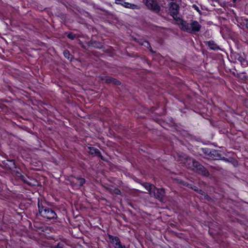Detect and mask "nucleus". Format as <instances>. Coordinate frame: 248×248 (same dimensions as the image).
Returning <instances> with one entry per match:
<instances>
[{
	"instance_id": "28",
	"label": "nucleus",
	"mask_w": 248,
	"mask_h": 248,
	"mask_svg": "<svg viewBox=\"0 0 248 248\" xmlns=\"http://www.w3.org/2000/svg\"><path fill=\"white\" fill-rule=\"evenodd\" d=\"M64 244L63 243L59 242L57 245L52 247V248H63Z\"/></svg>"
},
{
	"instance_id": "2",
	"label": "nucleus",
	"mask_w": 248,
	"mask_h": 248,
	"mask_svg": "<svg viewBox=\"0 0 248 248\" xmlns=\"http://www.w3.org/2000/svg\"><path fill=\"white\" fill-rule=\"evenodd\" d=\"M38 207L39 213L42 217L49 220L57 218V215L55 211L52 208L44 205L39 200L38 202Z\"/></svg>"
},
{
	"instance_id": "11",
	"label": "nucleus",
	"mask_w": 248,
	"mask_h": 248,
	"mask_svg": "<svg viewBox=\"0 0 248 248\" xmlns=\"http://www.w3.org/2000/svg\"><path fill=\"white\" fill-rule=\"evenodd\" d=\"M88 149H89V152L90 154L98 156L103 160H105L103 158V157L102 155L101 152L98 149L93 147H89Z\"/></svg>"
},
{
	"instance_id": "37",
	"label": "nucleus",
	"mask_w": 248,
	"mask_h": 248,
	"mask_svg": "<svg viewBox=\"0 0 248 248\" xmlns=\"http://www.w3.org/2000/svg\"><path fill=\"white\" fill-rule=\"evenodd\" d=\"M232 1L233 2H235L236 1V0H232Z\"/></svg>"
},
{
	"instance_id": "26",
	"label": "nucleus",
	"mask_w": 248,
	"mask_h": 248,
	"mask_svg": "<svg viewBox=\"0 0 248 248\" xmlns=\"http://www.w3.org/2000/svg\"><path fill=\"white\" fill-rule=\"evenodd\" d=\"M200 194L203 196L204 197V199L208 201H209L212 200L211 198L209 195L206 194L203 191V193Z\"/></svg>"
},
{
	"instance_id": "24",
	"label": "nucleus",
	"mask_w": 248,
	"mask_h": 248,
	"mask_svg": "<svg viewBox=\"0 0 248 248\" xmlns=\"http://www.w3.org/2000/svg\"><path fill=\"white\" fill-rule=\"evenodd\" d=\"M235 59H237L242 64H243L245 62V59L242 56L238 54H237L236 56Z\"/></svg>"
},
{
	"instance_id": "10",
	"label": "nucleus",
	"mask_w": 248,
	"mask_h": 248,
	"mask_svg": "<svg viewBox=\"0 0 248 248\" xmlns=\"http://www.w3.org/2000/svg\"><path fill=\"white\" fill-rule=\"evenodd\" d=\"M211 152L212 153H211L210 157H212L214 160L222 159L228 161V159L224 157H223L222 158H221V154L219 153L218 151L212 149Z\"/></svg>"
},
{
	"instance_id": "36",
	"label": "nucleus",
	"mask_w": 248,
	"mask_h": 248,
	"mask_svg": "<svg viewBox=\"0 0 248 248\" xmlns=\"http://www.w3.org/2000/svg\"><path fill=\"white\" fill-rule=\"evenodd\" d=\"M143 41H145L144 40H141L140 42H139V44H140V43H142Z\"/></svg>"
},
{
	"instance_id": "9",
	"label": "nucleus",
	"mask_w": 248,
	"mask_h": 248,
	"mask_svg": "<svg viewBox=\"0 0 248 248\" xmlns=\"http://www.w3.org/2000/svg\"><path fill=\"white\" fill-rule=\"evenodd\" d=\"M16 172L17 174V176L19 179L22 180L23 182H24L25 183L29 185H32L31 182H30L29 180H31V178H30L29 177H27L26 175H24L21 174V170L19 169L18 170H16L15 171Z\"/></svg>"
},
{
	"instance_id": "17",
	"label": "nucleus",
	"mask_w": 248,
	"mask_h": 248,
	"mask_svg": "<svg viewBox=\"0 0 248 248\" xmlns=\"http://www.w3.org/2000/svg\"><path fill=\"white\" fill-rule=\"evenodd\" d=\"M142 186L148 191L149 194L155 189V186L149 183H144Z\"/></svg>"
},
{
	"instance_id": "14",
	"label": "nucleus",
	"mask_w": 248,
	"mask_h": 248,
	"mask_svg": "<svg viewBox=\"0 0 248 248\" xmlns=\"http://www.w3.org/2000/svg\"><path fill=\"white\" fill-rule=\"evenodd\" d=\"M106 78V83L108 84H113L114 85H120L121 84V82L117 80V79L111 78V77H105Z\"/></svg>"
},
{
	"instance_id": "35",
	"label": "nucleus",
	"mask_w": 248,
	"mask_h": 248,
	"mask_svg": "<svg viewBox=\"0 0 248 248\" xmlns=\"http://www.w3.org/2000/svg\"><path fill=\"white\" fill-rule=\"evenodd\" d=\"M105 77H106V76H102V77H101V79L102 80H105V81L106 82Z\"/></svg>"
},
{
	"instance_id": "12",
	"label": "nucleus",
	"mask_w": 248,
	"mask_h": 248,
	"mask_svg": "<svg viewBox=\"0 0 248 248\" xmlns=\"http://www.w3.org/2000/svg\"><path fill=\"white\" fill-rule=\"evenodd\" d=\"M200 167L201 168L198 169L196 173L206 177H208L210 175L209 171L203 165Z\"/></svg>"
},
{
	"instance_id": "33",
	"label": "nucleus",
	"mask_w": 248,
	"mask_h": 248,
	"mask_svg": "<svg viewBox=\"0 0 248 248\" xmlns=\"http://www.w3.org/2000/svg\"><path fill=\"white\" fill-rule=\"evenodd\" d=\"M244 104L246 107L248 108V99L244 100Z\"/></svg>"
},
{
	"instance_id": "20",
	"label": "nucleus",
	"mask_w": 248,
	"mask_h": 248,
	"mask_svg": "<svg viewBox=\"0 0 248 248\" xmlns=\"http://www.w3.org/2000/svg\"><path fill=\"white\" fill-rule=\"evenodd\" d=\"M140 45L141 46H144L146 47L148 49H149L150 51L152 53H155V52L153 51L152 49V47L150 46V43L147 41H143L142 43H140Z\"/></svg>"
},
{
	"instance_id": "32",
	"label": "nucleus",
	"mask_w": 248,
	"mask_h": 248,
	"mask_svg": "<svg viewBox=\"0 0 248 248\" xmlns=\"http://www.w3.org/2000/svg\"><path fill=\"white\" fill-rule=\"evenodd\" d=\"M193 7L198 12H200V10L199 9V8L195 4L193 5Z\"/></svg>"
},
{
	"instance_id": "30",
	"label": "nucleus",
	"mask_w": 248,
	"mask_h": 248,
	"mask_svg": "<svg viewBox=\"0 0 248 248\" xmlns=\"http://www.w3.org/2000/svg\"><path fill=\"white\" fill-rule=\"evenodd\" d=\"M114 188L112 186L105 187L106 189L111 194L113 193Z\"/></svg>"
},
{
	"instance_id": "29",
	"label": "nucleus",
	"mask_w": 248,
	"mask_h": 248,
	"mask_svg": "<svg viewBox=\"0 0 248 248\" xmlns=\"http://www.w3.org/2000/svg\"><path fill=\"white\" fill-rule=\"evenodd\" d=\"M67 36L69 39L72 40H74L76 38V35L72 32L69 33Z\"/></svg>"
},
{
	"instance_id": "19",
	"label": "nucleus",
	"mask_w": 248,
	"mask_h": 248,
	"mask_svg": "<svg viewBox=\"0 0 248 248\" xmlns=\"http://www.w3.org/2000/svg\"><path fill=\"white\" fill-rule=\"evenodd\" d=\"M63 55L65 58L71 61L73 59V56L70 54L69 50L65 49L63 51Z\"/></svg>"
},
{
	"instance_id": "22",
	"label": "nucleus",
	"mask_w": 248,
	"mask_h": 248,
	"mask_svg": "<svg viewBox=\"0 0 248 248\" xmlns=\"http://www.w3.org/2000/svg\"><path fill=\"white\" fill-rule=\"evenodd\" d=\"M202 166V164H201L198 161H196V163H195L193 169H192V170L197 172V171L198 170V169L201 168L200 166Z\"/></svg>"
},
{
	"instance_id": "23",
	"label": "nucleus",
	"mask_w": 248,
	"mask_h": 248,
	"mask_svg": "<svg viewBox=\"0 0 248 248\" xmlns=\"http://www.w3.org/2000/svg\"><path fill=\"white\" fill-rule=\"evenodd\" d=\"M189 188L193 189V190L196 191L197 193H198L200 194L203 193V190H202V189H199L196 186H194L192 184H191Z\"/></svg>"
},
{
	"instance_id": "34",
	"label": "nucleus",
	"mask_w": 248,
	"mask_h": 248,
	"mask_svg": "<svg viewBox=\"0 0 248 248\" xmlns=\"http://www.w3.org/2000/svg\"><path fill=\"white\" fill-rule=\"evenodd\" d=\"M211 168H214L217 170H219L220 169V168L218 167V166H217V167H213L212 166H210Z\"/></svg>"
},
{
	"instance_id": "31",
	"label": "nucleus",
	"mask_w": 248,
	"mask_h": 248,
	"mask_svg": "<svg viewBox=\"0 0 248 248\" xmlns=\"http://www.w3.org/2000/svg\"><path fill=\"white\" fill-rule=\"evenodd\" d=\"M115 3L118 4H121L124 6V3H125V0H115Z\"/></svg>"
},
{
	"instance_id": "16",
	"label": "nucleus",
	"mask_w": 248,
	"mask_h": 248,
	"mask_svg": "<svg viewBox=\"0 0 248 248\" xmlns=\"http://www.w3.org/2000/svg\"><path fill=\"white\" fill-rule=\"evenodd\" d=\"M7 163H6L5 164L8 166V167L10 170H13L14 169H16L17 167L15 164V162L14 160L11 159V160H7Z\"/></svg>"
},
{
	"instance_id": "25",
	"label": "nucleus",
	"mask_w": 248,
	"mask_h": 248,
	"mask_svg": "<svg viewBox=\"0 0 248 248\" xmlns=\"http://www.w3.org/2000/svg\"><path fill=\"white\" fill-rule=\"evenodd\" d=\"M179 183L180 184H181L182 185H183V186H186L188 188H190V187L192 184H189V183H187V182H186V181H184L183 180L180 181Z\"/></svg>"
},
{
	"instance_id": "3",
	"label": "nucleus",
	"mask_w": 248,
	"mask_h": 248,
	"mask_svg": "<svg viewBox=\"0 0 248 248\" xmlns=\"http://www.w3.org/2000/svg\"><path fill=\"white\" fill-rule=\"evenodd\" d=\"M150 195L159 201L162 202L165 196V189L163 188H158L155 186V189L151 192Z\"/></svg>"
},
{
	"instance_id": "27",
	"label": "nucleus",
	"mask_w": 248,
	"mask_h": 248,
	"mask_svg": "<svg viewBox=\"0 0 248 248\" xmlns=\"http://www.w3.org/2000/svg\"><path fill=\"white\" fill-rule=\"evenodd\" d=\"M112 194L120 195L121 194V191L118 188L114 187Z\"/></svg>"
},
{
	"instance_id": "18",
	"label": "nucleus",
	"mask_w": 248,
	"mask_h": 248,
	"mask_svg": "<svg viewBox=\"0 0 248 248\" xmlns=\"http://www.w3.org/2000/svg\"><path fill=\"white\" fill-rule=\"evenodd\" d=\"M124 6L127 8H130L131 9H139L140 7L136 4L130 3L127 2L124 3Z\"/></svg>"
},
{
	"instance_id": "7",
	"label": "nucleus",
	"mask_w": 248,
	"mask_h": 248,
	"mask_svg": "<svg viewBox=\"0 0 248 248\" xmlns=\"http://www.w3.org/2000/svg\"><path fill=\"white\" fill-rule=\"evenodd\" d=\"M86 182V180L84 178L72 176L70 179L71 184L75 187L81 186Z\"/></svg>"
},
{
	"instance_id": "15",
	"label": "nucleus",
	"mask_w": 248,
	"mask_h": 248,
	"mask_svg": "<svg viewBox=\"0 0 248 248\" xmlns=\"http://www.w3.org/2000/svg\"><path fill=\"white\" fill-rule=\"evenodd\" d=\"M33 226L34 227L35 230L36 231H40L41 232H44L45 230L44 225L40 222H34V223L33 224Z\"/></svg>"
},
{
	"instance_id": "8",
	"label": "nucleus",
	"mask_w": 248,
	"mask_h": 248,
	"mask_svg": "<svg viewBox=\"0 0 248 248\" xmlns=\"http://www.w3.org/2000/svg\"><path fill=\"white\" fill-rule=\"evenodd\" d=\"M179 9V4L175 3V2H171L170 3V15L173 16V17H175L178 14Z\"/></svg>"
},
{
	"instance_id": "5",
	"label": "nucleus",
	"mask_w": 248,
	"mask_h": 248,
	"mask_svg": "<svg viewBox=\"0 0 248 248\" xmlns=\"http://www.w3.org/2000/svg\"><path fill=\"white\" fill-rule=\"evenodd\" d=\"M108 237L109 241L113 245L114 248H125V246L122 244L120 239L117 236L108 234Z\"/></svg>"
},
{
	"instance_id": "13",
	"label": "nucleus",
	"mask_w": 248,
	"mask_h": 248,
	"mask_svg": "<svg viewBox=\"0 0 248 248\" xmlns=\"http://www.w3.org/2000/svg\"><path fill=\"white\" fill-rule=\"evenodd\" d=\"M204 44L208 46L211 49L216 50L220 49L219 47L212 40L204 42Z\"/></svg>"
},
{
	"instance_id": "1",
	"label": "nucleus",
	"mask_w": 248,
	"mask_h": 248,
	"mask_svg": "<svg viewBox=\"0 0 248 248\" xmlns=\"http://www.w3.org/2000/svg\"><path fill=\"white\" fill-rule=\"evenodd\" d=\"M181 30L189 33H195L200 31L202 26L196 20H190L189 23L184 20H181L180 23Z\"/></svg>"
},
{
	"instance_id": "21",
	"label": "nucleus",
	"mask_w": 248,
	"mask_h": 248,
	"mask_svg": "<svg viewBox=\"0 0 248 248\" xmlns=\"http://www.w3.org/2000/svg\"><path fill=\"white\" fill-rule=\"evenodd\" d=\"M201 150L204 154L209 156H210L212 149H211L208 148H202Z\"/></svg>"
},
{
	"instance_id": "4",
	"label": "nucleus",
	"mask_w": 248,
	"mask_h": 248,
	"mask_svg": "<svg viewBox=\"0 0 248 248\" xmlns=\"http://www.w3.org/2000/svg\"><path fill=\"white\" fill-rule=\"evenodd\" d=\"M145 4L148 9L157 13L160 10V7L155 0H146Z\"/></svg>"
},
{
	"instance_id": "6",
	"label": "nucleus",
	"mask_w": 248,
	"mask_h": 248,
	"mask_svg": "<svg viewBox=\"0 0 248 248\" xmlns=\"http://www.w3.org/2000/svg\"><path fill=\"white\" fill-rule=\"evenodd\" d=\"M196 160L194 158L189 157H185L184 159H182V163L188 169L192 170L193 169Z\"/></svg>"
}]
</instances>
